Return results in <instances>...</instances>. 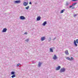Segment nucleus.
I'll return each instance as SVG.
<instances>
[{
	"label": "nucleus",
	"instance_id": "obj_1",
	"mask_svg": "<svg viewBox=\"0 0 78 78\" xmlns=\"http://www.w3.org/2000/svg\"><path fill=\"white\" fill-rule=\"evenodd\" d=\"M77 44H78V39H76V41L74 40V44L76 47H77L78 46V45H77Z\"/></svg>",
	"mask_w": 78,
	"mask_h": 78
},
{
	"label": "nucleus",
	"instance_id": "obj_2",
	"mask_svg": "<svg viewBox=\"0 0 78 78\" xmlns=\"http://www.w3.org/2000/svg\"><path fill=\"white\" fill-rule=\"evenodd\" d=\"M25 2L23 3V5L25 6H26L28 5V0H25Z\"/></svg>",
	"mask_w": 78,
	"mask_h": 78
},
{
	"label": "nucleus",
	"instance_id": "obj_3",
	"mask_svg": "<svg viewBox=\"0 0 78 78\" xmlns=\"http://www.w3.org/2000/svg\"><path fill=\"white\" fill-rule=\"evenodd\" d=\"M66 71V69L65 68H61V70H60V72L61 73H62V72H64Z\"/></svg>",
	"mask_w": 78,
	"mask_h": 78
},
{
	"label": "nucleus",
	"instance_id": "obj_4",
	"mask_svg": "<svg viewBox=\"0 0 78 78\" xmlns=\"http://www.w3.org/2000/svg\"><path fill=\"white\" fill-rule=\"evenodd\" d=\"M20 20H25V17L23 16H21L20 17Z\"/></svg>",
	"mask_w": 78,
	"mask_h": 78
},
{
	"label": "nucleus",
	"instance_id": "obj_5",
	"mask_svg": "<svg viewBox=\"0 0 78 78\" xmlns=\"http://www.w3.org/2000/svg\"><path fill=\"white\" fill-rule=\"evenodd\" d=\"M7 31V29H6V28H5L3 29V30H2V32L3 33H5Z\"/></svg>",
	"mask_w": 78,
	"mask_h": 78
},
{
	"label": "nucleus",
	"instance_id": "obj_6",
	"mask_svg": "<svg viewBox=\"0 0 78 78\" xmlns=\"http://www.w3.org/2000/svg\"><path fill=\"white\" fill-rule=\"evenodd\" d=\"M53 59L55 60L56 59H58V57H57V56H56V55H55L53 57Z\"/></svg>",
	"mask_w": 78,
	"mask_h": 78
},
{
	"label": "nucleus",
	"instance_id": "obj_7",
	"mask_svg": "<svg viewBox=\"0 0 78 78\" xmlns=\"http://www.w3.org/2000/svg\"><path fill=\"white\" fill-rule=\"evenodd\" d=\"M45 39V37H43L41 38V40L43 41H44Z\"/></svg>",
	"mask_w": 78,
	"mask_h": 78
},
{
	"label": "nucleus",
	"instance_id": "obj_8",
	"mask_svg": "<svg viewBox=\"0 0 78 78\" xmlns=\"http://www.w3.org/2000/svg\"><path fill=\"white\" fill-rule=\"evenodd\" d=\"M41 16H39L37 18V21L40 20H41Z\"/></svg>",
	"mask_w": 78,
	"mask_h": 78
},
{
	"label": "nucleus",
	"instance_id": "obj_9",
	"mask_svg": "<svg viewBox=\"0 0 78 78\" xmlns=\"http://www.w3.org/2000/svg\"><path fill=\"white\" fill-rule=\"evenodd\" d=\"M65 53L67 55H69V52H68V50H66V51H65Z\"/></svg>",
	"mask_w": 78,
	"mask_h": 78
},
{
	"label": "nucleus",
	"instance_id": "obj_10",
	"mask_svg": "<svg viewBox=\"0 0 78 78\" xmlns=\"http://www.w3.org/2000/svg\"><path fill=\"white\" fill-rule=\"evenodd\" d=\"M41 64H42V63H41L40 62H38V67H40L41 66Z\"/></svg>",
	"mask_w": 78,
	"mask_h": 78
},
{
	"label": "nucleus",
	"instance_id": "obj_11",
	"mask_svg": "<svg viewBox=\"0 0 78 78\" xmlns=\"http://www.w3.org/2000/svg\"><path fill=\"white\" fill-rule=\"evenodd\" d=\"M20 2V1L18 0V1H15V3H19Z\"/></svg>",
	"mask_w": 78,
	"mask_h": 78
},
{
	"label": "nucleus",
	"instance_id": "obj_12",
	"mask_svg": "<svg viewBox=\"0 0 78 78\" xmlns=\"http://www.w3.org/2000/svg\"><path fill=\"white\" fill-rule=\"evenodd\" d=\"M61 68V66H58V67L56 68V70H59V69Z\"/></svg>",
	"mask_w": 78,
	"mask_h": 78
},
{
	"label": "nucleus",
	"instance_id": "obj_13",
	"mask_svg": "<svg viewBox=\"0 0 78 78\" xmlns=\"http://www.w3.org/2000/svg\"><path fill=\"white\" fill-rule=\"evenodd\" d=\"M46 24H47V21H45L43 23L42 25H43V26H45V25H46Z\"/></svg>",
	"mask_w": 78,
	"mask_h": 78
},
{
	"label": "nucleus",
	"instance_id": "obj_14",
	"mask_svg": "<svg viewBox=\"0 0 78 78\" xmlns=\"http://www.w3.org/2000/svg\"><path fill=\"white\" fill-rule=\"evenodd\" d=\"M70 4V2H66V5L67 6L68 5H69Z\"/></svg>",
	"mask_w": 78,
	"mask_h": 78
},
{
	"label": "nucleus",
	"instance_id": "obj_15",
	"mask_svg": "<svg viewBox=\"0 0 78 78\" xmlns=\"http://www.w3.org/2000/svg\"><path fill=\"white\" fill-rule=\"evenodd\" d=\"M50 52H53V49L51 48H50Z\"/></svg>",
	"mask_w": 78,
	"mask_h": 78
},
{
	"label": "nucleus",
	"instance_id": "obj_16",
	"mask_svg": "<svg viewBox=\"0 0 78 78\" xmlns=\"http://www.w3.org/2000/svg\"><path fill=\"white\" fill-rule=\"evenodd\" d=\"M14 74H15V72H11V75H14Z\"/></svg>",
	"mask_w": 78,
	"mask_h": 78
},
{
	"label": "nucleus",
	"instance_id": "obj_17",
	"mask_svg": "<svg viewBox=\"0 0 78 78\" xmlns=\"http://www.w3.org/2000/svg\"><path fill=\"white\" fill-rule=\"evenodd\" d=\"M12 78H14V77H16V75L14 74L12 76H11Z\"/></svg>",
	"mask_w": 78,
	"mask_h": 78
},
{
	"label": "nucleus",
	"instance_id": "obj_18",
	"mask_svg": "<svg viewBox=\"0 0 78 78\" xmlns=\"http://www.w3.org/2000/svg\"><path fill=\"white\" fill-rule=\"evenodd\" d=\"M64 11H65V9L62 10L60 12V13H63V12H64Z\"/></svg>",
	"mask_w": 78,
	"mask_h": 78
},
{
	"label": "nucleus",
	"instance_id": "obj_19",
	"mask_svg": "<svg viewBox=\"0 0 78 78\" xmlns=\"http://www.w3.org/2000/svg\"><path fill=\"white\" fill-rule=\"evenodd\" d=\"M76 3H77L76 2L75 3L73 4L72 5L73 6H75V5H76Z\"/></svg>",
	"mask_w": 78,
	"mask_h": 78
},
{
	"label": "nucleus",
	"instance_id": "obj_20",
	"mask_svg": "<svg viewBox=\"0 0 78 78\" xmlns=\"http://www.w3.org/2000/svg\"><path fill=\"white\" fill-rule=\"evenodd\" d=\"M66 59H68V60H71V59H70V58L69 57H66Z\"/></svg>",
	"mask_w": 78,
	"mask_h": 78
},
{
	"label": "nucleus",
	"instance_id": "obj_21",
	"mask_svg": "<svg viewBox=\"0 0 78 78\" xmlns=\"http://www.w3.org/2000/svg\"><path fill=\"white\" fill-rule=\"evenodd\" d=\"M29 8H30V7L29 6H27V7H26L25 8V9H28Z\"/></svg>",
	"mask_w": 78,
	"mask_h": 78
},
{
	"label": "nucleus",
	"instance_id": "obj_22",
	"mask_svg": "<svg viewBox=\"0 0 78 78\" xmlns=\"http://www.w3.org/2000/svg\"><path fill=\"white\" fill-rule=\"evenodd\" d=\"M25 41H26V42H28V41H29V39H27V40H25Z\"/></svg>",
	"mask_w": 78,
	"mask_h": 78
},
{
	"label": "nucleus",
	"instance_id": "obj_23",
	"mask_svg": "<svg viewBox=\"0 0 78 78\" xmlns=\"http://www.w3.org/2000/svg\"><path fill=\"white\" fill-rule=\"evenodd\" d=\"M78 16V14H74L73 15V16L75 17H76V16Z\"/></svg>",
	"mask_w": 78,
	"mask_h": 78
},
{
	"label": "nucleus",
	"instance_id": "obj_24",
	"mask_svg": "<svg viewBox=\"0 0 78 78\" xmlns=\"http://www.w3.org/2000/svg\"><path fill=\"white\" fill-rule=\"evenodd\" d=\"M71 60H74V59H73V58L72 57L71 58Z\"/></svg>",
	"mask_w": 78,
	"mask_h": 78
},
{
	"label": "nucleus",
	"instance_id": "obj_25",
	"mask_svg": "<svg viewBox=\"0 0 78 78\" xmlns=\"http://www.w3.org/2000/svg\"><path fill=\"white\" fill-rule=\"evenodd\" d=\"M19 65H20V64H17L16 65L17 67H18V66H19Z\"/></svg>",
	"mask_w": 78,
	"mask_h": 78
},
{
	"label": "nucleus",
	"instance_id": "obj_26",
	"mask_svg": "<svg viewBox=\"0 0 78 78\" xmlns=\"http://www.w3.org/2000/svg\"><path fill=\"white\" fill-rule=\"evenodd\" d=\"M24 34H28V33H27V32H26L24 33Z\"/></svg>",
	"mask_w": 78,
	"mask_h": 78
},
{
	"label": "nucleus",
	"instance_id": "obj_27",
	"mask_svg": "<svg viewBox=\"0 0 78 78\" xmlns=\"http://www.w3.org/2000/svg\"><path fill=\"white\" fill-rule=\"evenodd\" d=\"M29 5H32V3H31V2H29Z\"/></svg>",
	"mask_w": 78,
	"mask_h": 78
},
{
	"label": "nucleus",
	"instance_id": "obj_28",
	"mask_svg": "<svg viewBox=\"0 0 78 78\" xmlns=\"http://www.w3.org/2000/svg\"><path fill=\"white\" fill-rule=\"evenodd\" d=\"M73 6V5H70V6H69V8H72V7Z\"/></svg>",
	"mask_w": 78,
	"mask_h": 78
},
{
	"label": "nucleus",
	"instance_id": "obj_29",
	"mask_svg": "<svg viewBox=\"0 0 78 78\" xmlns=\"http://www.w3.org/2000/svg\"><path fill=\"white\" fill-rule=\"evenodd\" d=\"M56 37H55V38H54L53 39V41H55V39H56Z\"/></svg>",
	"mask_w": 78,
	"mask_h": 78
},
{
	"label": "nucleus",
	"instance_id": "obj_30",
	"mask_svg": "<svg viewBox=\"0 0 78 78\" xmlns=\"http://www.w3.org/2000/svg\"><path fill=\"white\" fill-rule=\"evenodd\" d=\"M49 39H50V40H49V41H51V37H50Z\"/></svg>",
	"mask_w": 78,
	"mask_h": 78
},
{
	"label": "nucleus",
	"instance_id": "obj_31",
	"mask_svg": "<svg viewBox=\"0 0 78 78\" xmlns=\"http://www.w3.org/2000/svg\"><path fill=\"white\" fill-rule=\"evenodd\" d=\"M75 8V7H73L72 8V9H74Z\"/></svg>",
	"mask_w": 78,
	"mask_h": 78
},
{
	"label": "nucleus",
	"instance_id": "obj_32",
	"mask_svg": "<svg viewBox=\"0 0 78 78\" xmlns=\"http://www.w3.org/2000/svg\"><path fill=\"white\" fill-rule=\"evenodd\" d=\"M72 1H73V2H74L75 1V0H72Z\"/></svg>",
	"mask_w": 78,
	"mask_h": 78
},
{
	"label": "nucleus",
	"instance_id": "obj_33",
	"mask_svg": "<svg viewBox=\"0 0 78 78\" xmlns=\"http://www.w3.org/2000/svg\"><path fill=\"white\" fill-rule=\"evenodd\" d=\"M78 0H75V1H77Z\"/></svg>",
	"mask_w": 78,
	"mask_h": 78
}]
</instances>
